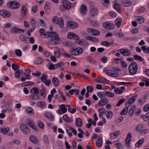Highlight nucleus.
<instances>
[{
  "label": "nucleus",
  "mask_w": 149,
  "mask_h": 149,
  "mask_svg": "<svg viewBox=\"0 0 149 149\" xmlns=\"http://www.w3.org/2000/svg\"><path fill=\"white\" fill-rule=\"evenodd\" d=\"M128 70L130 75L135 74L138 70V65L135 62H132L129 66Z\"/></svg>",
  "instance_id": "obj_1"
},
{
  "label": "nucleus",
  "mask_w": 149,
  "mask_h": 149,
  "mask_svg": "<svg viewBox=\"0 0 149 149\" xmlns=\"http://www.w3.org/2000/svg\"><path fill=\"white\" fill-rule=\"evenodd\" d=\"M71 53L75 56H78L81 54L83 52V49L80 47H78L75 49L72 48L70 50Z\"/></svg>",
  "instance_id": "obj_2"
},
{
  "label": "nucleus",
  "mask_w": 149,
  "mask_h": 149,
  "mask_svg": "<svg viewBox=\"0 0 149 149\" xmlns=\"http://www.w3.org/2000/svg\"><path fill=\"white\" fill-rule=\"evenodd\" d=\"M7 6L11 9H17L19 7V3L16 1H11L7 3Z\"/></svg>",
  "instance_id": "obj_3"
},
{
  "label": "nucleus",
  "mask_w": 149,
  "mask_h": 149,
  "mask_svg": "<svg viewBox=\"0 0 149 149\" xmlns=\"http://www.w3.org/2000/svg\"><path fill=\"white\" fill-rule=\"evenodd\" d=\"M104 71L107 74L111 77H117L118 75V74L117 72L113 71L110 69H107L106 70L105 68H104Z\"/></svg>",
  "instance_id": "obj_4"
},
{
  "label": "nucleus",
  "mask_w": 149,
  "mask_h": 149,
  "mask_svg": "<svg viewBox=\"0 0 149 149\" xmlns=\"http://www.w3.org/2000/svg\"><path fill=\"white\" fill-rule=\"evenodd\" d=\"M20 127L23 132L25 134H29L30 133V130L29 128L25 124H21Z\"/></svg>",
  "instance_id": "obj_5"
},
{
  "label": "nucleus",
  "mask_w": 149,
  "mask_h": 149,
  "mask_svg": "<svg viewBox=\"0 0 149 149\" xmlns=\"http://www.w3.org/2000/svg\"><path fill=\"white\" fill-rule=\"evenodd\" d=\"M87 32L93 36H98L100 34V32L94 29L88 28L87 29Z\"/></svg>",
  "instance_id": "obj_6"
},
{
  "label": "nucleus",
  "mask_w": 149,
  "mask_h": 149,
  "mask_svg": "<svg viewBox=\"0 0 149 149\" xmlns=\"http://www.w3.org/2000/svg\"><path fill=\"white\" fill-rule=\"evenodd\" d=\"M118 51L122 55L128 56L131 54V52L128 49L123 48L119 49Z\"/></svg>",
  "instance_id": "obj_7"
},
{
  "label": "nucleus",
  "mask_w": 149,
  "mask_h": 149,
  "mask_svg": "<svg viewBox=\"0 0 149 149\" xmlns=\"http://www.w3.org/2000/svg\"><path fill=\"white\" fill-rule=\"evenodd\" d=\"M39 32L40 33V36L43 38H46L49 37L50 32H46L44 29H41L39 31Z\"/></svg>",
  "instance_id": "obj_8"
},
{
  "label": "nucleus",
  "mask_w": 149,
  "mask_h": 149,
  "mask_svg": "<svg viewBox=\"0 0 149 149\" xmlns=\"http://www.w3.org/2000/svg\"><path fill=\"white\" fill-rule=\"evenodd\" d=\"M63 6H61L60 9L62 10V8L63 6L67 10H69L71 8V3L67 0H64L63 1Z\"/></svg>",
  "instance_id": "obj_9"
},
{
  "label": "nucleus",
  "mask_w": 149,
  "mask_h": 149,
  "mask_svg": "<svg viewBox=\"0 0 149 149\" xmlns=\"http://www.w3.org/2000/svg\"><path fill=\"white\" fill-rule=\"evenodd\" d=\"M41 79L42 82L44 83V84L49 86L51 82V80L50 79L47 80V75L45 74H43L41 78Z\"/></svg>",
  "instance_id": "obj_10"
},
{
  "label": "nucleus",
  "mask_w": 149,
  "mask_h": 149,
  "mask_svg": "<svg viewBox=\"0 0 149 149\" xmlns=\"http://www.w3.org/2000/svg\"><path fill=\"white\" fill-rule=\"evenodd\" d=\"M26 123L32 129L35 130H36L37 127L33 124V121L32 120L30 119H27Z\"/></svg>",
  "instance_id": "obj_11"
},
{
  "label": "nucleus",
  "mask_w": 149,
  "mask_h": 149,
  "mask_svg": "<svg viewBox=\"0 0 149 149\" xmlns=\"http://www.w3.org/2000/svg\"><path fill=\"white\" fill-rule=\"evenodd\" d=\"M67 25L69 27L72 29L76 28L79 26L78 24L74 22H69L67 23Z\"/></svg>",
  "instance_id": "obj_12"
},
{
  "label": "nucleus",
  "mask_w": 149,
  "mask_h": 149,
  "mask_svg": "<svg viewBox=\"0 0 149 149\" xmlns=\"http://www.w3.org/2000/svg\"><path fill=\"white\" fill-rule=\"evenodd\" d=\"M85 38L86 40L92 42H98L99 41L98 38L89 35L85 37Z\"/></svg>",
  "instance_id": "obj_13"
},
{
  "label": "nucleus",
  "mask_w": 149,
  "mask_h": 149,
  "mask_svg": "<svg viewBox=\"0 0 149 149\" xmlns=\"http://www.w3.org/2000/svg\"><path fill=\"white\" fill-rule=\"evenodd\" d=\"M137 95H136L132 97L125 104V105L127 107V105H128L129 106H130L135 101L137 97Z\"/></svg>",
  "instance_id": "obj_14"
},
{
  "label": "nucleus",
  "mask_w": 149,
  "mask_h": 149,
  "mask_svg": "<svg viewBox=\"0 0 149 149\" xmlns=\"http://www.w3.org/2000/svg\"><path fill=\"white\" fill-rule=\"evenodd\" d=\"M67 37L69 39L75 40H78L79 39V37L78 35L72 32L69 33L68 34Z\"/></svg>",
  "instance_id": "obj_15"
},
{
  "label": "nucleus",
  "mask_w": 149,
  "mask_h": 149,
  "mask_svg": "<svg viewBox=\"0 0 149 149\" xmlns=\"http://www.w3.org/2000/svg\"><path fill=\"white\" fill-rule=\"evenodd\" d=\"M0 15L4 17H10L11 14L7 10H0Z\"/></svg>",
  "instance_id": "obj_16"
},
{
  "label": "nucleus",
  "mask_w": 149,
  "mask_h": 149,
  "mask_svg": "<svg viewBox=\"0 0 149 149\" xmlns=\"http://www.w3.org/2000/svg\"><path fill=\"white\" fill-rule=\"evenodd\" d=\"M148 98V95L145 94L138 100V103L139 104L141 105L144 103L147 100Z\"/></svg>",
  "instance_id": "obj_17"
},
{
  "label": "nucleus",
  "mask_w": 149,
  "mask_h": 149,
  "mask_svg": "<svg viewBox=\"0 0 149 149\" xmlns=\"http://www.w3.org/2000/svg\"><path fill=\"white\" fill-rule=\"evenodd\" d=\"M29 139L31 142L35 144H37L39 143V140L38 138L35 136H30Z\"/></svg>",
  "instance_id": "obj_18"
},
{
  "label": "nucleus",
  "mask_w": 149,
  "mask_h": 149,
  "mask_svg": "<svg viewBox=\"0 0 149 149\" xmlns=\"http://www.w3.org/2000/svg\"><path fill=\"white\" fill-rule=\"evenodd\" d=\"M104 27L107 29H113L114 28V25L109 22H105L103 23Z\"/></svg>",
  "instance_id": "obj_19"
},
{
  "label": "nucleus",
  "mask_w": 149,
  "mask_h": 149,
  "mask_svg": "<svg viewBox=\"0 0 149 149\" xmlns=\"http://www.w3.org/2000/svg\"><path fill=\"white\" fill-rule=\"evenodd\" d=\"M11 31L12 33H19L21 32H24V30L15 27H12Z\"/></svg>",
  "instance_id": "obj_20"
},
{
  "label": "nucleus",
  "mask_w": 149,
  "mask_h": 149,
  "mask_svg": "<svg viewBox=\"0 0 149 149\" xmlns=\"http://www.w3.org/2000/svg\"><path fill=\"white\" fill-rule=\"evenodd\" d=\"M80 10L81 13L82 15H85L87 11L86 6L84 4H82L80 7Z\"/></svg>",
  "instance_id": "obj_21"
},
{
  "label": "nucleus",
  "mask_w": 149,
  "mask_h": 149,
  "mask_svg": "<svg viewBox=\"0 0 149 149\" xmlns=\"http://www.w3.org/2000/svg\"><path fill=\"white\" fill-rule=\"evenodd\" d=\"M107 99L104 98L101 99L98 103V104L100 106H103L107 104L108 102Z\"/></svg>",
  "instance_id": "obj_22"
},
{
  "label": "nucleus",
  "mask_w": 149,
  "mask_h": 149,
  "mask_svg": "<svg viewBox=\"0 0 149 149\" xmlns=\"http://www.w3.org/2000/svg\"><path fill=\"white\" fill-rule=\"evenodd\" d=\"M44 116L51 121L54 120V117L51 113L48 112H45L44 113Z\"/></svg>",
  "instance_id": "obj_23"
},
{
  "label": "nucleus",
  "mask_w": 149,
  "mask_h": 149,
  "mask_svg": "<svg viewBox=\"0 0 149 149\" xmlns=\"http://www.w3.org/2000/svg\"><path fill=\"white\" fill-rule=\"evenodd\" d=\"M90 12L91 16L92 17H94V16H96L98 14L97 10L95 8L91 9Z\"/></svg>",
  "instance_id": "obj_24"
},
{
  "label": "nucleus",
  "mask_w": 149,
  "mask_h": 149,
  "mask_svg": "<svg viewBox=\"0 0 149 149\" xmlns=\"http://www.w3.org/2000/svg\"><path fill=\"white\" fill-rule=\"evenodd\" d=\"M120 134V131H115L111 134V139H114L118 136Z\"/></svg>",
  "instance_id": "obj_25"
},
{
  "label": "nucleus",
  "mask_w": 149,
  "mask_h": 149,
  "mask_svg": "<svg viewBox=\"0 0 149 149\" xmlns=\"http://www.w3.org/2000/svg\"><path fill=\"white\" fill-rule=\"evenodd\" d=\"M38 107L41 108L42 109H45L46 107L45 102L42 101H38L37 102Z\"/></svg>",
  "instance_id": "obj_26"
},
{
  "label": "nucleus",
  "mask_w": 149,
  "mask_h": 149,
  "mask_svg": "<svg viewBox=\"0 0 149 149\" xmlns=\"http://www.w3.org/2000/svg\"><path fill=\"white\" fill-rule=\"evenodd\" d=\"M131 4V1L129 0H123L122 1V5L123 6H129Z\"/></svg>",
  "instance_id": "obj_27"
},
{
  "label": "nucleus",
  "mask_w": 149,
  "mask_h": 149,
  "mask_svg": "<svg viewBox=\"0 0 149 149\" xmlns=\"http://www.w3.org/2000/svg\"><path fill=\"white\" fill-rule=\"evenodd\" d=\"M59 39H50L49 41V43L52 45H55L57 44L58 42Z\"/></svg>",
  "instance_id": "obj_28"
},
{
  "label": "nucleus",
  "mask_w": 149,
  "mask_h": 149,
  "mask_svg": "<svg viewBox=\"0 0 149 149\" xmlns=\"http://www.w3.org/2000/svg\"><path fill=\"white\" fill-rule=\"evenodd\" d=\"M27 13V8L26 6L23 5L22 6L21 11V14L23 17H24L26 15Z\"/></svg>",
  "instance_id": "obj_29"
},
{
  "label": "nucleus",
  "mask_w": 149,
  "mask_h": 149,
  "mask_svg": "<svg viewBox=\"0 0 149 149\" xmlns=\"http://www.w3.org/2000/svg\"><path fill=\"white\" fill-rule=\"evenodd\" d=\"M49 37L50 39H59V37L57 34L55 32L51 33Z\"/></svg>",
  "instance_id": "obj_30"
},
{
  "label": "nucleus",
  "mask_w": 149,
  "mask_h": 149,
  "mask_svg": "<svg viewBox=\"0 0 149 149\" xmlns=\"http://www.w3.org/2000/svg\"><path fill=\"white\" fill-rule=\"evenodd\" d=\"M136 19L139 23L141 24L144 22L145 19L142 16H138L136 17Z\"/></svg>",
  "instance_id": "obj_31"
},
{
  "label": "nucleus",
  "mask_w": 149,
  "mask_h": 149,
  "mask_svg": "<svg viewBox=\"0 0 149 149\" xmlns=\"http://www.w3.org/2000/svg\"><path fill=\"white\" fill-rule=\"evenodd\" d=\"M134 58L136 60H138L140 61H143V63L144 64L145 61L143 58L141 56L137 55H134Z\"/></svg>",
  "instance_id": "obj_32"
},
{
  "label": "nucleus",
  "mask_w": 149,
  "mask_h": 149,
  "mask_svg": "<svg viewBox=\"0 0 149 149\" xmlns=\"http://www.w3.org/2000/svg\"><path fill=\"white\" fill-rule=\"evenodd\" d=\"M52 82L55 86H57L59 85V80L56 77H54L53 78Z\"/></svg>",
  "instance_id": "obj_33"
},
{
  "label": "nucleus",
  "mask_w": 149,
  "mask_h": 149,
  "mask_svg": "<svg viewBox=\"0 0 149 149\" xmlns=\"http://www.w3.org/2000/svg\"><path fill=\"white\" fill-rule=\"evenodd\" d=\"M102 138H98L97 141L96 142V146L98 147H100L102 146Z\"/></svg>",
  "instance_id": "obj_34"
},
{
  "label": "nucleus",
  "mask_w": 149,
  "mask_h": 149,
  "mask_svg": "<svg viewBox=\"0 0 149 149\" xmlns=\"http://www.w3.org/2000/svg\"><path fill=\"white\" fill-rule=\"evenodd\" d=\"M122 19L120 18H117L115 21V23L116 25L118 28L120 27L122 22Z\"/></svg>",
  "instance_id": "obj_35"
},
{
  "label": "nucleus",
  "mask_w": 149,
  "mask_h": 149,
  "mask_svg": "<svg viewBox=\"0 0 149 149\" xmlns=\"http://www.w3.org/2000/svg\"><path fill=\"white\" fill-rule=\"evenodd\" d=\"M63 118L65 122L68 123H70L72 121V118L68 117L66 114H65L63 115Z\"/></svg>",
  "instance_id": "obj_36"
},
{
  "label": "nucleus",
  "mask_w": 149,
  "mask_h": 149,
  "mask_svg": "<svg viewBox=\"0 0 149 149\" xmlns=\"http://www.w3.org/2000/svg\"><path fill=\"white\" fill-rule=\"evenodd\" d=\"M50 7V5L49 3L48 2H46L45 3V6L44 7V8L45 9L47 10L45 11V13H46L47 12H48L47 15H48L50 13V10L49 9Z\"/></svg>",
  "instance_id": "obj_37"
},
{
  "label": "nucleus",
  "mask_w": 149,
  "mask_h": 149,
  "mask_svg": "<svg viewBox=\"0 0 149 149\" xmlns=\"http://www.w3.org/2000/svg\"><path fill=\"white\" fill-rule=\"evenodd\" d=\"M105 91V95L111 97H113L115 96V95L113 93L109 91Z\"/></svg>",
  "instance_id": "obj_38"
},
{
  "label": "nucleus",
  "mask_w": 149,
  "mask_h": 149,
  "mask_svg": "<svg viewBox=\"0 0 149 149\" xmlns=\"http://www.w3.org/2000/svg\"><path fill=\"white\" fill-rule=\"evenodd\" d=\"M36 94H37L34 93L31 94L29 97V99L31 100H38L39 99V97Z\"/></svg>",
  "instance_id": "obj_39"
},
{
  "label": "nucleus",
  "mask_w": 149,
  "mask_h": 149,
  "mask_svg": "<svg viewBox=\"0 0 149 149\" xmlns=\"http://www.w3.org/2000/svg\"><path fill=\"white\" fill-rule=\"evenodd\" d=\"M34 85V82L31 81L24 82L22 84V86L24 87L28 85Z\"/></svg>",
  "instance_id": "obj_40"
},
{
  "label": "nucleus",
  "mask_w": 149,
  "mask_h": 149,
  "mask_svg": "<svg viewBox=\"0 0 149 149\" xmlns=\"http://www.w3.org/2000/svg\"><path fill=\"white\" fill-rule=\"evenodd\" d=\"M66 105L64 104H61L60 106V109L62 111L63 113H64L67 112V109L66 108Z\"/></svg>",
  "instance_id": "obj_41"
},
{
  "label": "nucleus",
  "mask_w": 149,
  "mask_h": 149,
  "mask_svg": "<svg viewBox=\"0 0 149 149\" xmlns=\"http://www.w3.org/2000/svg\"><path fill=\"white\" fill-rule=\"evenodd\" d=\"M144 141V139H142L141 140H139L135 144V146L136 147H140Z\"/></svg>",
  "instance_id": "obj_42"
},
{
  "label": "nucleus",
  "mask_w": 149,
  "mask_h": 149,
  "mask_svg": "<svg viewBox=\"0 0 149 149\" xmlns=\"http://www.w3.org/2000/svg\"><path fill=\"white\" fill-rule=\"evenodd\" d=\"M76 125L78 127H80L82 125V121L80 118H77L76 121Z\"/></svg>",
  "instance_id": "obj_43"
},
{
  "label": "nucleus",
  "mask_w": 149,
  "mask_h": 149,
  "mask_svg": "<svg viewBox=\"0 0 149 149\" xmlns=\"http://www.w3.org/2000/svg\"><path fill=\"white\" fill-rule=\"evenodd\" d=\"M105 91L103 92H99L97 93V95L98 97L100 99H102L104 97L105 95Z\"/></svg>",
  "instance_id": "obj_44"
},
{
  "label": "nucleus",
  "mask_w": 149,
  "mask_h": 149,
  "mask_svg": "<svg viewBox=\"0 0 149 149\" xmlns=\"http://www.w3.org/2000/svg\"><path fill=\"white\" fill-rule=\"evenodd\" d=\"M101 44L104 46H110L112 45L113 43V42L109 43L107 41H104L101 42Z\"/></svg>",
  "instance_id": "obj_45"
},
{
  "label": "nucleus",
  "mask_w": 149,
  "mask_h": 149,
  "mask_svg": "<svg viewBox=\"0 0 149 149\" xmlns=\"http://www.w3.org/2000/svg\"><path fill=\"white\" fill-rule=\"evenodd\" d=\"M141 48L145 53H149V47H146L145 46H143L141 47Z\"/></svg>",
  "instance_id": "obj_46"
},
{
  "label": "nucleus",
  "mask_w": 149,
  "mask_h": 149,
  "mask_svg": "<svg viewBox=\"0 0 149 149\" xmlns=\"http://www.w3.org/2000/svg\"><path fill=\"white\" fill-rule=\"evenodd\" d=\"M10 131V129L8 127L2 128L1 129V132L3 134H6Z\"/></svg>",
  "instance_id": "obj_47"
},
{
  "label": "nucleus",
  "mask_w": 149,
  "mask_h": 149,
  "mask_svg": "<svg viewBox=\"0 0 149 149\" xmlns=\"http://www.w3.org/2000/svg\"><path fill=\"white\" fill-rule=\"evenodd\" d=\"M59 20L58 24H59L60 27L62 28L64 26L63 20L62 17H61L59 18Z\"/></svg>",
  "instance_id": "obj_48"
},
{
  "label": "nucleus",
  "mask_w": 149,
  "mask_h": 149,
  "mask_svg": "<svg viewBox=\"0 0 149 149\" xmlns=\"http://www.w3.org/2000/svg\"><path fill=\"white\" fill-rule=\"evenodd\" d=\"M61 53L63 56L67 57L68 58H71L70 55L69 54L65 52L63 50H61Z\"/></svg>",
  "instance_id": "obj_49"
},
{
  "label": "nucleus",
  "mask_w": 149,
  "mask_h": 149,
  "mask_svg": "<svg viewBox=\"0 0 149 149\" xmlns=\"http://www.w3.org/2000/svg\"><path fill=\"white\" fill-rule=\"evenodd\" d=\"M87 91L89 93H91L93 91L94 87L92 86H88L86 87Z\"/></svg>",
  "instance_id": "obj_50"
},
{
  "label": "nucleus",
  "mask_w": 149,
  "mask_h": 149,
  "mask_svg": "<svg viewBox=\"0 0 149 149\" xmlns=\"http://www.w3.org/2000/svg\"><path fill=\"white\" fill-rule=\"evenodd\" d=\"M62 49H58V50L56 52H54V56L56 58H59L60 56V54L59 53H61V52Z\"/></svg>",
  "instance_id": "obj_51"
},
{
  "label": "nucleus",
  "mask_w": 149,
  "mask_h": 149,
  "mask_svg": "<svg viewBox=\"0 0 149 149\" xmlns=\"http://www.w3.org/2000/svg\"><path fill=\"white\" fill-rule=\"evenodd\" d=\"M107 114H106L107 115V118H109L110 119H111L113 116V113L111 111H107Z\"/></svg>",
  "instance_id": "obj_52"
},
{
  "label": "nucleus",
  "mask_w": 149,
  "mask_h": 149,
  "mask_svg": "<svg viewBox=\"0 0 149 149\" xmlns=\"http://www.w3.org/2000/svg\"><path fill=\"white\" fill-rule=\"evenodd\" d=\"M128 111V107H125L123 109V110L120 113V115H123L127 114Z\"/></svg>",
  "instance_id": "obj_53"
},
{
  "label": "nucleus",
  "mask_w": 149,
  "mask_h": 149,
  "mask_svg": "<svg viewBox=\"0 0 149 149\" xmlns=\"http://www.w3.org/2000/svg\"><path fill=\"white\" fill-rule=\"evenodd\" d=\"M59 18H58L57 17L54 16L52 19V22L55 24H57L58 23V21H59Z\"/></svg>",
  "instance_id": "obj_54"
},
{
  "label": "nucleus",
  "mask_w": 149,
  "mask_h": 149,
  "mask_svg": "<svg viewBox=\"0 0 149 149\" xmlns=\"http://www.w3.org/2000/svg\"><path fill=\"white\" fill-rule=\"evenodd\" d=\"M99 81L100 82L103 83L108 84L109 83V81L108 80L105 78L102 77L100 78Z\"/></svg>",
  "instance_id": "obj_55"
},
{
  "label": "nucleus",
  "mask_w": 149,
  "mask_h": 149,
  "mask_svg": "<svg viewBox=\"0 0 149 149\" xmlns=\"http://www.w3.org/2000/svg\"><path fill=\"white\" fill-rule=\"evenodd\" d=\"M86 60L89 62L93 63H96V61L93 60L92 57L90 56H88L86 57Z\"/></svg>",
  "instance_id": "obj_56"
},
{
  "label": "nucleus",
  "mask_w": 149,
  "mask_h": 149,
  "mask_svg": "<svg viewBox=\"0 0 149 149\" xmlns=\"http://www.w3.org/2000/svg\"><path fill=\"white\" fill-rule=\"evenodd\" d=\"M43 141L46 143L48 144L49 143V139L47 136L45 135H43Z\"/></svg>",
  "instance_id": "obj_57"
},
{
  "label": "nucleus",
  "mask_w": 149,
  "mask_h": 149,
  "mask_svg": "<svg viewBox=\"0 0 149 149\" xmlns=\"http://www.w3.org/2000/svg\"><path fill=\"white\" fill-rule=\"evenodd\" d=\"M64 65V63L62 62H60L59 63L55 64V67L56 69L61 68Z\"/></svg>",
  "instance_id": "obj_58"
},
{
  "label": "nucleus",
  "mask_w": 149,
  "mask_h": 149,
  "mask_svg": "<svg viewBox=\"0 0 149 149\" xmlns=\"http://www.w3.org/2000/svg\"><path fill=\"white\" fill-rule=\"evenodd\" d=\"M117 94H122L123 91L117 88H115L114 91Z\"/></svg>",
  "instance_id": "obj_59"
},
{
  "label": "nucleus",
  "mask_w": 149,
  "mask_h": 149,
  "mask_svg": "<svg viewBox=\"0 0 149 149\" xmlns=\"http://www.w3.org/2000/svg\"><path fill=\"white\" fill-rule=\"evenodd\" d=\"M13 69L14 70H18L19 68V66L15 63L13 64L12 65Z\"/></svg>",
  "instance_id": "obj_60"
},
{
  "label": "nucleus",
  "mask_w": 149,
  "mask_h": 149,
  "mask_svg": "<svg viewBox=\"0 0 149 149\" xmlns=\"http://www.w3.org/2000/svg\"><path fill=\"white\" fill-rule=\"evenodd\" d=\"M16 55L18 56L21 57L22 55L21 51L20 49H16L15 51Z\"/></svg>",
  "instance_id": "obj_61"
},
{
  "label": "nucleus",
  "mask_w": 149,
  "mask_h": 149,
  "mask_svg": "<svg viewBox=\"0 0 149 149\" xmlns=\"http://www.w3.org/2000/svg\"><path fill=\"white\" fill-rule=\"evenodd\" d=\"M78 43L82 45H86L87 44V43L85 40L83 39L79 40Z\"/></svg>",
  "instance_id": "obj_62"
},
{
  "label": "nucleus",
  "mask_w": 149,
  "mask_h": 149,
  "mask_svg": "<svg viewBox=\"0 0 149 149\" xmlns=\"http://www.w3.org/2000/svg\"><path fill=\"white\" fill-rule=\"evenodd\" d=\"M113 6L114 8L115 9H116L118 12H119L120 11V6L119 4L117 3H115L114 4Z\"/></svg>",
  "instance_id": "obj_63"
},
{
  "label": "nucleus",
  "mask_w": 149,
  "mask_h": 149,
  "mask_svg": "<svg viewBox=\"0 0 149 149\" xmlns=\"http://www.w3.org/2000/svg\"><path fill=\"white\" fill-rule=\"evenodd\" d=\"M38 125L39 127L42 129H43L44 128V125L43 123L40 121L38 122Z\"/></svg>",
  "instance_id": "obj_64"
}]
</instances>
